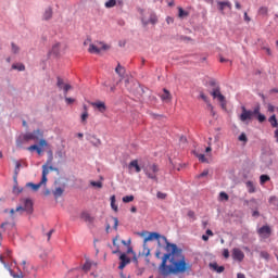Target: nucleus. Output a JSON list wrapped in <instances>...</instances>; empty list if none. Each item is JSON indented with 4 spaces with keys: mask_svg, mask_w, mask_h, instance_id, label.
<instances>
[{
    "mask_svg": "<svg viewBox=\"0 0 278 278\" xmlns=\"http://www.w3.org/2000/svg\"><path fill=\"white\" fill-rule=\"evenodd\" d=\"M13 192H14L15 194H21V193L23 192V189L17 188V187H14V188H13Z\"/></svg>",
    "mask_w": 278,
    "mask_h": 278,
    "instance_id": "obj_62",
    "label": "nucleus"
},
{
    "mask_svg": "<svg viewBox=\"0 0 278 278\" xmlns=\"http://www.w3.org/2000/svg\"><path fill=\"white\" fill-rule=\"evenodd\" d=\"M27 150L36 151L38 153V155H40V153H42V149L40 147H38V144H33V146L28 147Z\"/></svg>",
    "mask_w": 278,
    "mask_h": 278,
    "instance_id": "obj_26",
    "label": "nucleus"
},
{
    "mask_svg": "<svg viewBox=\"0 0 278 278\" xmlns=\"http://www.w3.org/2000/svg\"><path fill=\"white\" fill-rule=\"evenodd\" d=\"M51 18H53V9L48 7L42 14V21H51Z\"/></svg>",
    "mask_w": 278,
    "mask_h": 278,
    "instance_id": "obj_15",
    "label": "nucleus"
},
{
    "mask_svg": "<svg viewBox=\"0 0 278 278\" xmlns=\"http://www.w3.org/2000/svg\"><path fill=\"white\" fill-rule=\"evenodd\" d=\"M164 94L161 96L162 101H170L173 98L170 97V91L168 89H163Z\"/></svg>",
    "mask_w": 278,
    "mask_h": 278,
    "instance_id": "obj_23",
    "label": "nucleus"
},
{
    "mask_svg": "<svg viewBox=\"0 0 278 278\" xmlns=\"http://www.w3.org/2000/svg\"><path fill=\"white\" fill-rule=\"evenodd\" d=\"M255 118H257L258 123H264L266 121V115L258 113H254Z\"/></svg>",
    "mask_w": 278,
    "mask_h": 278,
    "instance_id": "obj_34",
    "label": "nucleus"
},
{
    "mask_svg": "<svg viewBox=\"0 0 278 278\" xmlns=\"http://www.w3.org/2000/svg\"><path fill=\"white\" fill-rule=\"evenodd\" d=\"M25 142H29V140H27L25 138V134H24V135H20L16 138L15 144H16L17 149H23V146L25 144Z\"/></svg>",
    "mask_w": 278,
    "mask_h": 278,
    "instance_id": "obj_16",
    "label": "nucleus"
},
{
    "mask_svg": "<svg viewBox=\"0 0 278 278\" xmlns=\"http://www.w3.org/2000/svg\"><path fill=\"white\" fill-rule=\"evenodd\" d=\"M208 86H211L212 88H217L218 85H217V83H216V79L211 78V79L208 80Z\"/></svg>",
    "mask_w": 278,
    "mask_h": 278,
    "instance_id": "obj_49",
    "label": "nucleus"
},
{
    "mask_svg": "<svg viewBox=\"0 0 278 278\" xmlns=\"http://www.w3.org/2000/svg\"><path fill=\"white\" fill-rule=\"evenodd\" d=\"M143 173L148 179H152L153 181H157V173H160V167L156 164H148L143 168Z\"/></svg>",
    "mask_w": 278,
    "mask_h": 278,
    "instance_id": "obj_3",
    "label": "nucleus"
},
{
    "mask_svg": "<svg viewBox=\"0 0 278 278\" xmlns=\"http://www.w3.org/2000/svg\"><path fill=\"white\" fill-rule=\"evenodd\" d=\"M219 201H229V194L225 191L219 192Z\"/></svg>",
    "mask_w": 278,
    "mask_h": 278,
    "instance_id": "obj_39",
    "label": "nucleus"
},
{
    "mask_svg": "<svg viewBox=\"0 0 278 278\" xmlns=\"http://www.w3.org/2000/svg\"><path fill=\"white\" fill-rule=\"evenodd\" d=\"M52 194H53L54 199H60V197H62L64 194V188H62V187L55 188V190L52 191Z\"/></svg>",
    "mask_w": 278,
    "mask_h": 278,
    "instance_id": "obj_19",
    "label": "nucleus"
},
{
    "mask_svg": "<svg viewBox=\"0 0 278 278\" xmlns=\"http://www.w3.org/2000/svg\"><path fill=\"white\" fill-rule=\"evenodd\" d=\"M12 70H13V71L23 72V71H25V64H23V63L13 64V65H12Z\"/></svg>",
    "mask_w": 278,
    "mask_h": 278,
    "instance_id": "obj_25",
    "label": "nucleus"
},
{
    "mask_svg": "<svg viewBox=\"0 0 278 278\" xmlns=\"http://www.w3.org/2000/svg\"><path fill=\"white\" fill-rule=\"evenodd\" d=\"M166 23H167V25H173V23H175V18H173L172 16H167Z\"/></svg>",
    "mask_w": 278,
    "mask_h": 278,
    "instance_id": "obj_61",
    "label": "nucleus"
},
{
    "mask_svg": "<svg viewBox=\"0 0 278 278\" xmlns=\"http://www.w3.org/2000/svg\"><path fill=\"white\" fill-rule=\"evenodd\" d=\"M197 157L200 162L206 163L207 159L205 157V154H197Z\"/></svg>",
    "mask_w": 278,
    "mask_h": 278,
    "instance_id": "obj_51",
    "label": "nucleus"
},
{
    "mask_svg": "<svg viewBox=\"0 0 278 278\" xmlns=\"http://www.w3.org/2000/svg\"><path fill=\"white\" fill-rule=\"evenodd\" d=\"M81 268L85 270V273H88V270L92 268V263H90L89 261H86V263L83 265Z\"/></svg>",
    "mask_w": 278,
    "mask_h": 278,
    "instance_id": "obj_41",
    "label": "nucleus"
},
{
    "mask_svg": "<svg viewBox=\"0 0 278 278\" xmlns=\"http://www.w3.org/2000/svg\"><path fill=\"white\" fill-rule=\"evenodd\" d=\"M80 118H81V123H86V121H88V111H85L81 114Z\"/></svg>",
    "mask_w": 278,
    "mask_h": 278,
    "instance_id": "obj_55",
    "label": "nucleus"
},
{
    "mask_svg": "<svg viewBox=\"0 0 278 278\" xmlns=\"http://www.w3.org/2000/svg\"><path fill=\"white\" fill-rule=\"evenodd\" d=\"M71 88H73V87L68 84L63 86L62 90L64 92V97H67L68 90H71Z\"/></svg>",
    "mask_w": 278,
    "mask_h": 278,
    "instance_id": "obj_46",
    "label": "nucleus"
},
{
    "mask_svg": "<svg viewBox=\"0 0 278 278\" xmlns=\"http://www.w3.org/2000/svg\"><path fill=\"white\" fill-rule=\"evenodd\" d=\"M223 256L225 257V260H229V250L228 249H224Z\"/></svg>",
    "mask_w": 278,
    "mask_h": 278,
    "instance_id": "obj_60",
    "label": "nucleus"
},
{
    "mask_svg": "<svg viewBox=\"0 0 278 278\" xmlns=\"http://www.w3.org/2000/svg\"><path fill=\"white\" fill-rule=\"evenodd\" d=\"M11 50H12V53H20L21 51V48L18 46H16V43L12 42L11 43Z\"/></svg>",
    "mask_w": 278,
    "mask_h": 278,
    "instance_id": "obj_43",
    "label": "nucleus"
},
{
    "mask_svg": "<svg viewBox=\"0 0 278 278\" xmlns=\"http://www.w3.org/2000/svg\"><path fill=\"white\" fill-rule=\"evenodd\" d=\"M91 186L94 188H103V182L101 181H91Z\"/></svg>",
    "mask_w": 278,
    "mask_h": 278,
    "instance_id": "obj_52",
    "label": "nucleus"
},
{
    "mask_svg": "<svg viewBox=\"0 0 278 278\" xmlns=\"http://www.w3.org/2000/svg\"><path fill=\"white\" fill-rule=\"evenodd\" d=\"M39 144L41 147H47V140H45L43 138L39 139Z\"/></svg>",
    "mask_w": 278,
    "mask_h": 278,
    "instance_id": "obj_64",
    "label": "nucleus"
},
{
    "mask_svg": "<svg viewBox=\"0 0 278 278\" xmlns=\"http://www.w3.org/2000/svg\"><path fill=\"white\" fill-rule=\"evenodd\" d=\"M86 140H88V142H90V144L93 147H101V139L97 138L94 135L87 134Z\"/></svg>",
    "mask_w": 278,
    "mask_h": 278,
    "instance_id": "obj_11",
    "label": "nucleus"
},
{
    "mask_svg": "<svg viewBox=\"0 0 278 278\" xmlns=\"http://www.w3.org/2000/svg\"><path fill=\"white\" fill-rule=\"evenodd\" d=\"M17 270L20 274H15L14 270L10 269L9 273L11 277L13 278H23V271H21V268L17 267Z\"/></svg>",
    "mask_w": 278,
    "mask_h": 278,
    "instance_id": "obj_30",
    "label": "nucleus"
},
{
    "mask_svg": "<svg viewBox=\"0 0 278 278\" xmlns=\"http://www.w3.org/2000/svg\"><path fill=\"white\" fill-rule=\"evenodd\" d=\"M48 55H60V42H56L52 46V49L48 52Z\"/></svg>",
    "mask_w": 278,
    "mask_h": 278,
    "instance_id": "obj_17",
    "label": "nucleus"
},
{
    "mask_svg": "<svg viewBox=\"0 0 278 278\" xmlns=\"http://www.w3.org/2000/svg\"><path fill=\"white\" fill-rule=\"evenodd\" d=\"M64 99H65L66 105H73V103H75L74 98H68V97L65 96Z\"/></svg>",
    "mask_w": 278,
    "mask_h": 278,
    "instance_id": "obj_48",
    "label": "nucleus"
},
{
    "mask_svg": "<svg viewBox=\"0 0 278 278\" xmlns=\"http://www.w3.org/2000/svg\"><path fill=\"white\" fill-rule=\"evenodd\" d=\"M80 218H83L85 223H93L94 220V218H92V216H90L88 212H83Z\"/></svg>",
    "mask_w": 278,
    "mask_h": 278,
    "instance_id": "obj_21",
    "label": "nucleus"
},
{
    "mask_svg": "<svg viewBox=\"0 0 278 278\" xmlns=\"http://www.w3.org/2000/svg\"><path fill=\"white\" fill-rule=\"evenodd\" d=\"M266 181H270V176L265 175V174L261 175L260 176V184H261V186H264V184H266Z\"/></svg>",
    "mask_w": 278,
    "mask_h": 278,
    "instance_id": "obj_28",
    "label": "nucleus"
},
{
    "mask_svg": "<svg viewBox=\"0 0 278 278\" xmlns=\"http://www.w3.org/2000/svg\"><path fill=\"white\" fill-rule=\"evenodd\" d=\"M41 138H45V131L42 129L38 128L36 130H33L31 132H26L25 134V139L28 140H34L35 142H38Z\"/></svg>",
    "mask_w": 278,
    "mask_h": 278,
    "instance_id": "obj_5",
    "label": "nucleus"
},
{
    "mask_svg": "<svg viewBox=\"0 0 278 278\" xmlns=\"http://www.w3.org/2000/svg\"><path fill=\"white\" fill-rule=\"evenodd\" d=\"M268 121H269L271 127H278V121H277L276 115H271Z\"/></svg>",
    "mask_w": 278,
    "mask_h": 278,
    "instance_id": "obj_32",
    "label": "nucleus"
},
{
    "mask_svg": "<svg viewBox=\"0 0 278 278\" xmlns=\"http://www.w3.org/2000/svg\"><path fill=\"white\" fill-rule=\"evenodd\" d=\"M111 207L114 212H118V206L116 205V195L111 197Z\"/></svg>",
    "mask_w": 278,
    "mask_h": 278,
    "instance_id": "obj_29",
    "label": "nucleus"
},
{
    "mask_svg": "<svg viewBox=\"0 0 278 278\" xmlns=\"http://www.w3.org/2000/svg\"><path fill=\"white\" fill-rule=\"evenodd\" d=\"M207 110H210L212 116H216V112L214 111V106L210 102H207Z\"/></svg>",
    "mask_w": 278,
    "mask_h": 278,
    "instance_id": "obj_50",
    "label": "nucleus"
},
{
    "mask_svg": "<svg viewBox=\"0 0 278 278\" xmlns=\"http://www.w3.org/2000/svg\"><path fill=\"white\" fill-rule=\"evenodd\" d=\"M269 203H270L275 208H277V207H278V198L275 197V195H271V197L269 198Z\"/></svg>",
    "mask_w": 278,
    "mask_h": 278,
    "instance_id": "obj_35",
    "label": "nucleus"
},
{
    "mask_svg": "<svg viewBox=\"0 0 278 278\" xmlns=\"http://www.w3.org/2000/svg\"><path fill=\"white\" fill-rule=\"evenodd\" d=\"M122 201L123 203H131V201H134V195H125Z\"/></svg>",
    "mask_w": 278,
    "mask_h": 278,
    "instance_id": "obj_45",
    "label": "nucleus"
},
{
    "mask_svg": "<svg viewBox=\"0 0 278 278\" xmlns=\"http://www.w3.org/2000/svg\"><path fill=\"white\" fill-rule=\"evenodd\" d=\"M218 10L222 14H225V8H228V10H231V2L229 0L226 1H219L217 2Z\"/></svg>",
    "mask_w": 278,
    "mask_h": 278,
    "instance_id": "obj_13",
    "label": "nucleus"
},
{
    "mask_svg": "<svg viewBox=\"0 0 278 278\" xmlns=\"http://www.w3.org/2000/svg\"><path fill=\"white\" fill-rule=\"evenodd\" d=\"M160 238H162L164 240V238H166V237L160 235L159 232H150L149 236H147L143 239V249L147 251L146 257H149V255H151V250L149 248H147V243L151 242V240H160Z\"/></svg>",
    "mask_w": 278,
    "mask_h": 278,
    "instance_id": "obj_4",
    "label": "nucleus"
},
{
    "mask_svg": "<svg viewBox=\"0 0 278 278\" xmlns=\"http://www.w3.org/2000/svg\"><path fill=\"white\" fill-rule=\"evenodd\" d=\"M257 233L260 238L267 239V238H270L273 233V229H270V226L265 225L257 229Z\"/></svg>",
    "mask_w": 278,
    "mask_h": 278,
    "instance_id": "obj_7",
    "label": "nucleus"
},
{
    "mask_svg": "<svg viewBox=\"0 0 278 278\" xmlns=\"http://www.w3.org/2000/svg\"><path fill=\"white\" fill-rule=\"evenodd\" d=\"M91 106L97 108L101 114H104V112L108 111V106L105 105V102H103V101L91 102Z\"/></svg>",
    "mask_w": 278,
    "mask_h": 278,
    "instance_id": "obj_12",
    "label": "nucleus"
},
{
    "mask_svg": "<svg viewBox=\"0 0 278 278\" xmlns=\"http://www.w3.org/2000/svg\"><path fill=\"white\" fill-rule=\"evenodd\" d=\"M245 186H247L248 192L250 194H253V192H255V185L253 184V181H251V180L247 181Z\"/></svg>",
    "mask_w": 278,
    "mask_h": 278,
    "instance_id": "obj_24",
    "label": "nucleus"
},
{
    "mask_svg": "<svg viewBox=\"0 0 278 278\" xmlns=\"http://www.w3.org/2000/svg\"><path fill=\"white\" fill-rule=\"evenodd\" d=\"M211 94H212L213 99H217V101H219L223 109L226 108L227 100L225 99L223 93H220V86H217L216 88H214L213 91L211 92Z\"/></svg>",
    "mask_w": 278,
    "mask_h": 278,
    "instance_id": "obj_6",
    "label": "nucleus"
},
{
    "mask_svg": "<svg viewBox=\"0 0 278 278\" xmlns=\"http://www.w3.org/2000/svg\"><path fill=\"white\" fill-rule=\"evenodd\" d=\"M128 168H135L136 173H140L142 168L138 165V160H134L129 163Z\"/></svg>",
    "mask_w": 278,
    "mask_h": 278,
    "instance_id": "obj_20",
    "label": "nucleus"
},
{
    "mask_svg": "<svg viewBox=\"0 0 278 278\" xmlns=\"http://www.w3.org/2000/svg\"><path fill=\"white\" fill-rule=\"evenodd\" d=\"M115 73L122 78L125 77V67L118 63L115 67Z\"/></svg>",
    "mask_w": 278,
    "mask_h": 278,
    "instance_id": "obj_18",
    "label": "nucleus"
},
{
    "mask_svg": "<svg viewBox=\"0 0 278 278\" xmlns=\"http://www.w3.org/2000/svg\"><path fill=\"white\" fill-rule=\"evenodd\" d=\"M260 255L263 260H266L267 262L268 260H270V254H268V252L266 251H262Z\"/></svg>",
    "mask_w": 278,
    "mask_h": 278,
    "instance_id": "obj_47",
    "label": "nucleus"
},
{
    "mask_svg": "<svg viewBox=\"0 0 278 278\" xmlns=\"http://www.w3.org/2000/svg\"><path fill=\"white\" fill-rule=\"evenodd\" d=\"M26 186H27L28 188H31V190H34L35 192L41 187V186L39 185V182H38V184L28 182V184H26Z\"/></svg>",
    "mask_w": 278,
    "mask_h": 278,
    "instance_id": "obj_36",
    "label": "nucleus"
},
{
    "mask_svg": "<svg viewBox=\"0 0 278 278\" xmlns=\"http://www.w3.org/2000/svg\"><path fill=\"white\" fill-rule=\"evenodd\" d=\"M55 155L59 160H64V157H66V152H64V150H56Z\"/></svg>",
    "mask_w": 278,
    "mask_h": 278,
    "instance_id": "obj_37",
    "label": "nucleus"
},
{
    "mask_svg": "<svg viewBox=\"0 0 278 278\" xmlns=\"http://www.w3.org/2000/svg\"><path fill=\"white\" fill-rule=\"evenodd\" d=\"M210 266L215 273H225V266H218L217 263H211Z\"/></svg>",
    "mask_w": 278,
    "mask_h": 278,
    "instance_id": "obj_22",
    "label": "nucleus"
},
{
    "mask_svg": "<svg viewBox=\"0 0 278 278\" xmlns=\"http://www.w3.org/2000/svg\"><path fill=\"white\" fill-rule=\"evenodd\" d=\"M113 222H114L113 229L115 231H118V218L117 217H113Z\"/></svg>",
    "mask_w": 278,
    "mask_h": 278,
    "instance_id": "obj_56",
    "label": "nucleus"
},
{
    "mask_svg": "<svg viewBox=\"0 0 278 278\" xmlns=\"http://www.w3.org/2000/svg\"><path fill=\"white\" fill-rule=\"evenodd\" d=\"M238 140L240 142H244V144H247L249 142V138H247V134L241 132L240 136L238 137Z\"/></svg>",
    "mask_w": 278,
    "mask_h": 278,
    "instance_id": "obj_38",
    "label": "nucleus"
},
{
    "mask_svg": "<svg viewBox=\"0 0 278 278\" xmlns=\"http://www.w3.org/2000/svg\"><path fill=\"white\" fill-rule=\"evenodd\" d=\"M258 14H261L262 16H266V14H268V8L266 7H261L258 9Z\"/></svg>",
    "mask_w": 278,
    "mask_h": 278,
    "instance_id": "obj_44",
    "label": "nucleus"
},
{
    "mask_svg": "<svg viewBox=\"0 0 278 278\" xmlns=\"http://www.w3.org/2000/svg\"><path fill=\"white\" fill-rule=\"evenodd\" d=\"M149 23H151V25L157 24V15H155V13L150 15Z\"/></svg>",
    "mask_w": 278,
    "mask_h": 278,
    "instance_id": "obj_40",
    "label": "nucleus"
},
{
    "mask_svg": "<svg viewBox=\"0 0 278 278\" xmlns=\"http://www.w3.org/2000/svg\"><path fill=\"white\" fill-rule=\"evenodd\" d=\"M116 5V0H108L105 3H104V7L110 10L111 8H115Z\"/></svg>",
    "mask_w": 278,
    "mask_h": 278,
    "instance_id": "obj_33",
    "label": "nucleus"
},
{
    "mask_svg": "<svg viewBox=\"0 0 278 278\" xmlns=\"http://www.w3.org/2000/svg\"><path fill=\"white\" fill-rule=\"evenodd\" d=\"M119 261L121 262L118 265V270H123L125 266H127L128 264H131V258H129L126 253H121Z\"/></svg>",
    "mask_w": 278,
    "mask_h": 278,
    "instance_id": "obj_10",
    "label": "nucleus"
},
{
    "mask_svg": "<svg viewBox=\"0 0 278 278\" xmlns=\"http://www.w3.org/2000/svg\"><path fill=\"white\" fill-rule=\"evenodd\" d=\"M241 110H242V113L240 114L239 118L241 123H247V121H251V118H253L254 114H258L261 106L256 105L253 109V111L247 110L245 106H242Z\"/></svg>",
    "mask_w": 278,
    "mask_h": 278,
    "instance_id": "obj_2",
    "label": "nucleus"
},
{
    "mask_svg": "<svg viewBox=\"0 0 278 278\" xmlns=\"http://www.w3.org/2000/svg\"><path fill=\"white\" fill-rule=\"evenodd\" d=\"M178 16L179 18H184V16H188V11H185L182 8H178Z\"/></svg>",
    "mask_w": 278,
    "mask_h": 278,
    "instance_id": "obj_42",
    "label": "nucleus"
},
{
    "mask_svg": "<svg viewBox=\"0 0 278 278\" xmlns=\"http://www.w3.org/2000/svg\"><path fill=\"white\" fill-rule=\"evenodd\" d=\"M24 212H27V214L34 213V202H31L30 199H26L24 202Z\"/></svg>",
    "mask_w": 278,
    "mask_h": 278,
    "instance_id": "obj_14",
    "label": "nucleus"
},
{
    "mask_svg": "<svg viewBox=\"0 0 278 278\" xmlns=\"http://www.w3.org/2000/svg\"><path fill=\"white\" fill-rule=\"evenodd\" d=\"M56 86L59 90H62L66 84H64V79H62L60 76L56 77Z\"/></svg>",
    "mask_w": 278,
    "mask_h": 278,
    "instance_id": "obj_31",
    "label": "nucleus"
},
{
    "mask_svg": "<svg viewBox=\"0 0 278 278\" xmlns=\"http://www.w3.org/2000/svg\"><path fill=\"white\" fill-rule=\"evenodd\" d=\"M144 273V267H137V275L140 276Z\"/></svg>",
    "mask_w": 278,
    "mask_h": 278,
    "instance_id": "obj_63",
    "label": "nucleus"
},
{
    "mask_svg": "<svg viewBox=\"0 0 278 278\" xmlns=\"http://www.w3.org/2000/svg\"><path fill=\"white\" fill-rule=\"evenodd\" d=\"M166 197H167V194L164 193V192H162V191H159V192L156 193V198H157V199L164 200V199H166Z\"/></svg>",
    "mask_w": 278,
    "mask_h": 278,
    "instance_id": "obj_57",
    "label": "nucleus"
},
{
    "mask_svg": "<svg viewBox=\"0 0 278 278\" xmlns=\"http://www.w3.org/2000/svg\"><path fill=\"white\" fill-rule=\"evenodd\" d=\"M21 162L15 161V168H14V179H16V177H18V173H21Z\"/></svg>",
    "mask_w": 278,
    "mask_h": 278,
    "instance_id": "obj_27",
    "label": "nucleus"
},
{
    "mask_svg": "<svg viewBox=\"0 0 278 278\" xmlns=\"http://www.w3.org/2000/svg\"><path fill=\"white\" fill-rule=\"evenodd\" d=\"M207 175H210V169H204V170L198 176V178L201 179V177H207Z\"/></svg>",
    "mask_w": 278,
    "mask_h": 278,
    "instance_id": "obj_58",
    "label": "nucleus"
},
{
    "mask_svg": "<svg viewBox=\"0 0 278 278\" xmlns=\"http://www.w3.org/2000/svg\"><path fill=\"white\" fill-rule=\"evenodd\" d=\"M108 49H110V46L102 43L101 48H98L97 46H94V43H91L89 46V53H94L96 55H99V53H101V51H108Z\"/></svg>",
    "mask_w": 278,
    "mask_h": 278,
    "instance_id": "obj_9",
    "label": "nucleus"
},
{
    "mask_svg": "<svg viewBox=\"0 0 278 278\" xmlns=\"http://www.w3.org/2000/svg\"><path fill=\"white\" fill-rule=\"evenodd\" d=\"M47 181H48L47 176H41V180H40L39 185L47 186Z\"/></svg>",
    "mask_w": 278,
    "mask_h": 278,
    "instance_id": "obj_59",
    "label": "nucleus"
},
{
    "mask_svg": "<svg viewBox=\"0 0 278 278\" xmlns=\"http://www.w3.org/2000/svg\"><path fill=\"white\" fill-rule=\"evenodd\" d=\"M163 242H165V253L162 257L161 265L159 269L163 277L168 275H179L192 270V265L186 262V255H184V250L175 243H170L166 237H163Z\"/></svg>",
    "mask_w": 278,
    "mask_h": 278,
    "instance_id": "obj_1",
    "label": "nucleus"
},
{
    "mask_svg": "<svg viewBox=\"0 0 278 278\" xmlns=\"http://www.w3.org/2000/svg\"><path fill=\"white\" fill-rule=\"evenodd\" d=\"M22 266H23V270L27 273V275H29V267H27V261H23L22 262Z\"/></svg>",
    "mask_w": 278,
    "mask_h": 278,
    "instance_id": "obj_54",
    "label": "nucleus"
},
{
    "mask_svg": "<svg viewBox=\"0 0 278 278\" xmlns=\"http://www.w3.org/2000/svg\"><path fill=\"white\" fill-rule=\"evenodd\" d=\"M49 175V167L46 165H42V176L47 177Z\"/></svg>",
    "mask_w": 278,
    "mask_h": 278,
    "instance_id": "obj_53",
    "label": "nucleus"
},
{
    "mask_svg": "<svg viewBox=\"0 0 278 278\" xmlns=\"http://www.w3.org/2000/svg\"><path fill=\"white\" fill-rule=\"evenodd\" d=\"M232 260L235 262H238L239 264L241 262H244V252H242V250H240L239 248H233L232 249Z\"/></svg>",
    "mask_w": 278,
    "mask_h": 278,
    "instance_id": "obj_8",
    "label": "nucleus"
}]
</instances>
